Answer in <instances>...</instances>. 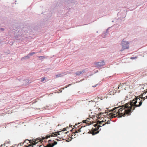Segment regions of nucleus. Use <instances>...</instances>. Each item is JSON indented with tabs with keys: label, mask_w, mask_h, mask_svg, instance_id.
Returning a JSON list of instances; mask_svg holds the SVG:
<instances>
[{
	"label": "nucleus",
	"mask_w": 147,
	"mask_h": 147,
	"mask_svg": "<svg viewBox=\"0 0 147 147\" xmlns=\"http://www.w3.org/2000/svg\"><path fill=\"white\" fill-rule=\"evenodd\" d=\"M146 98L145 97H140L138 96L136 98V100H133L132 101L125 104V105L115 107L113 109L105 110L102 112V115H103L104 116L106 115H109L111 114L112 117H115L117 115L121 117L130 115L131 113L135 109L136 107H140L142 105V101Z\"/></svg>",
	"instance_id": "obj_1"
},
{
	"label": "nucleus",
	"mask_w": 147,
	"mask_h": 147,
	"mask_svg": "<svg viewBox=\"0 0 147 147\" xmlns=\"http://www.w3.org/2000/svg\"><path fill=\"white\" fill-rule=\"evenodd\" d=\"M101 124V121H98V123H96L94 125L95 128H94L93 132L92 133L93 135H94L95 134L98 133L99 131H96L99 129V127H100L99 125Z\"/></svg>",
	"instance_id": "obj_2"
},
{
	"label": "nucleus",
	"mask_w": 147,
	"mask_h": 147,
	"mask_svg": "<svg viewBox=\"0 0 147 147\" xmlns=\"http://www.w3.org/2000/svg\"><path fill=\"white\" fill-rule=\"evenodd\" d=\"M129 43L128 42L124 40H123L122 43V49L121 50V51H122L124 50L129 48V45H128Z\"/></svg>",
	"instance_id": "obj_3"
},
{
	"label": "nucleus",
	"mask_w": 147,
	"mask_h": 147,
	"mask_svg": "<svg viewBox=\"0 0 147 147\" xmlns=\"http://www.w3.org/2000/svg\"><path fill=\"white\" fill-rule=\"evenodd\" d=\"M54 142L52 144L49 143V144L47 146V147H53L54 145L57 144V142L56 141H54V140H53Z\"/></svg>",
	"instance_id": "obj_4"
},
{
	"label": "nucleus",
	"mask_w": 147,
	"mask_h": 147,
	"mask_svg": "<svg viewBox=\"0 0 147 147\" xmlns=\"http://www.w3.org/2000/svg\"><path fill=\"white\" fill-rule=\"evenodd\" d=\"M85 72V71L84 70L81 71H77L76 73L75 74L76 75H79L82 74L83 73H84Z\"/></svg>",
	"instance_id": "obj_5"
},
{
	"label": "nucleus",
	"mask_w": 147,
	"mask_h": 147,
	"mask_svg": "<svg viewBox=\"0 0 147 147\" xmlns=\"http://www.w3.org/2000/svg\"><path fill=\"white\" fill-rule=\"evenodd\" d=\"M81 132V128L79 129L78 130H76L75 131V132H73L72 133V136H73L74 135V136H75V134H74L76 133H79Z\"/></svg>",
	"instance_id": "obj_6"
},
{
	"label": "nucleus",
	"mask_w": 147,
	"mask_h": 147,
	"mask_svg": "<svg viewBox=\"0 0 147 147\" xmlns=\"http://www.w3.org/2000/svg\"><path fill=\"white\" fill-rule=\"evenodd\" d=\"M29 56H25L23 57L22 59H27L29 58Z\"/></svg>",
	"instance_id": "obj_7"
},
{
	"label": "nucleus",
	"mask_w": 147,
	"mask_h": 147,
	"mask_svg": "<svg viewBox=\"0 0 147 147\" xmlns=\"http://www.w3.org/2000/svg\"><path fill=\"white\" fill-rule=\"evenodd\" d=\"M100 63H96L95 66L97 67H98L100 65Z\"/></svg>",
	"instance_id": "obj_8"
},
{
	"label": "nucleus",
	"mask_w": 147,
	"mask_h": 147,
	"mask_svg": "<svg viewBox=\"0 0 147 147\" xmlns=\"http://www.w3.org/2000/svg\"><path fill=\"white\" fill-rule=\"evenodd\" d=\"M100 114L99 115H96V117L97 118H100V114H101V113H100Z\"/></svg>",
	"instance_id": "obj_9"
},
{
	"label": "nucleus",
	"mask_w": 147,
	"mask_h": 147,
	"mask_svg": "<svg viewBox=\"0 0 147 147\" xmlns=\"http://www.w3.org/2000/svg\"><path fill=\"white\" fill-rule=\"evenodd\" d=\"M62 76L61 74H59V75H57L55 76V78H57L59 77H61Z\"/></svg>",
	"instance_id": "obj_10"
},
{
	"label": "nucleus",
	"mask_w": 147,
	"mask_h": 147,
	"mask_svg": "<svg viewBox=\"0 0 147 147\" xmlns=\"http://www.w3.org/2000/svg\"><path fill=\"white\" fill-rule=\"evenodd\" d=\"M35 52L31 53H29L28 54V55H29V56H32V55H33V54H35Z\"/></svg>",
	"instance_id": "obj_11"
},
{
	"label": "nucleus",
	"mask_w": 147,
	"mask_h": 147,
	"mask_svg": "<svg viewBox=\"0 0 147 147\" xmlns=\"http://www.w3.org/2000/svg\"><path fill=\"white\" fill-rule=\"evenodd\" d=\"M45 79V77H42L41 78V82H43Z\"/></svg>",
	"instance_id": "obj_12"
},
{
	"label": "nucleus",
	"mask_w": 147,
	"mask_h": 147,
	"mask_svg": "<svg viewBox=\"0 0 147 147\" xmlns=\"http://www.w3.org/2000/svg\"><path fill=\"white\" fill-rule=\"evenodd\" d=\"M38 57L39 59L41 58L42 59H43L45 58V57L44 56H39V57Z\"/></svg>",
	"instance_id": "obj_13"
},
{
	"label": "nucleus",
	"mask_w": 147,
	"mask_h": 147,
	"mask_svg": "<svg viewBox=\"0 0 147 147\" xmlns=\"http://www.w3.org/2000/svg\"><path fill=\"white\" fill-rule=\"evenodd\" d=\"M105 64V63L103 61H102V66L104 65Z\"/></svg>",
	"instance_id": "obj_14"
},
{
	"label": "nucleus",
	"mask_w": 147,
	"mask_h": 147,
	"mask_svg": "<svg viewBox=\"0 0 147 147\" xmlns=\"http://www.w3.org/2000/svg\"><path fill=\"white\" fill-rule=\"evenodd\" d=\"M69 86H68V85H67L65 87V88H67V87H68Z\"/></svg>",
	"instance_id": "obj_15"
},
{
	"label": "nucleus",
	"mask_w": 147,
	"mask_h": 147,
	"mask_svg": "<svg viewBox=\"0 0 147 147\" xmlns=\"http://www.w3.org/2000/svg\"><path fill=\"white\" fill-rule=\"evenodd\" d=\"M59 91L60 93L61 92H62V90H61V89H60Z\"/></svg>",
	"instance_id": "obj_16"
},
{
	"label": "nucleus",
	"mask_w": 147,
	"mask_h": 147,
	"mask_svg": "<svg viewBox=\"0 0 147 147\" xmlns=\"http://www.w3.org/2000/svg\"><path fill=\"white\" fill-rule=\"evenodd\" d=\"M84 122H83L84 123H86V121H88L87 120H85V121H84Z\"/></svg>",
	"instance_id": "obj_17"
},
{
	"label": "nucleus",
	"mask_w": 147,
	"mask_h": 147,
	"mask_svg": "<svg viewBox=\"0 0 147 147\" xmlns=\"http://www.w3.org/2000/svg\"><path fill=\"white\" fill-rule=\"evenodd\" d=\"M65 129V128H64ZM65 131H66V129H65V130H62V131H63V132H64Z\"/></svg>",
	"instance_id": "obj_18"
},
{
	"label": "nucleus",
	"mask_w": 147,
	"mask_h": 147,
	"mask_svg": "<svg viewBox=\"0 0 147 147\" xmlns=\"http://www.w3.org/2000/svg\"><path fill=\"white\" fill-rule=\"evenodd\" d=\"M51 140H49L48 141V142H49V143H50V142H51Z\"/></svg>",
	"instance_id": "obj_19"
},
{
	"label": "nucleus",
	"mask_w": 147,
	"mask_h": 147,
	"mask_svg": "<svg viewBox=\"0 0 147 147\" xmlns=\"http://www.w3.org/2000/svg\"><path fill=\"white\" fill-rule=\"evenodd\" d=\"M71 85V84H68V86H70Z\"/></svg>",
	"instance_id": "obj_20"
},
{
	"label": "nucleus",
	"mask_w": 147,
	"mask_h": 147,
	"mask_svg": "<svg viewBox=\"0 0 147 147\" xmlns=\"http://www.w3.org/2000/svg\"><path fill=\"white\" fill-rule=\"evenodd\" d=\"M65 88V87L64 88H62L61 89H64Z\"/></svg>",
	"instance_id": "obj_21"
},
{
	"label": "nucleus",
	"mask_w": 147,
	"mask_h": 147,
	"mask_svg": "<svg viewBox=\"0 0 147 147\" xmlns=\"http://www.w3.org/2000/svg\"><path fill=\"white\" fill-rule=\"evenodd\" d=\"M1 29L2 30H3V28H1Z\"/></svg>",
	"instance_id": "obj_22"
},
{
	"label": "nucleus",
	"mask_w": 147,
	"mask_h": 147,
	"mask_svg": "<svg viewBox=\"0 0 147 147\" xmlns=\"http://www.w3.org/2000/svg\"><path fill=\"white\" fill-rule=\"evenodd\" d=\"M105 125V124H102V126H104Z\"/></svg>",
	"instance_id": "obj_23"
},
{
	"label": "nucleus",
	"mask_w": 147,
	"mask_h": 147,
	"mask_svg": "<svg viewBox=\"0 0 147 147\" xmlns=\"http://www.w3.org/2000/svg\"><path fill=\"white\" fill-rule=\"evenodd\" d=\"M103 121H104L103 120H102V121L101 122L102 123V122H103Z\"/></svg>",
	"instance_id": "obj_24"
},
{
	"label": "nucleus",
	"mask_w": 147,
	"mask_h": 147,
	"mask_svg": "<svg viewBox=\"0 0 147 147\" xmlns=\"http://www.w3.org/2000/svg\"><path fill=\"white\" fill-rule=\"evenodd\" d=\"M131 58L132 59H133H133H134V58L133 57H131Z\"/></svg>",
	"instance_id": "obj_25"
},
{
	"label": "nucleus",
	"mask_w": 147,
	"mask_h": 147,
	"mask_svg": "<svg viewBox=\"0 0 147 147\" xmlns=\"http://www.w3.org/2000/svg\"><path fill=\"white\" fill-rule=\"evenodd\" d=\"M68 132H65L64 133H67Z\"/></svg>",
	"instance_id": "obj_26"
},
{
	"label": "nucleus",
	"mask_w": 147,
	"mask_h": 147,
	"mask_svg": "<svg viewBox=\"0 0 147 147\" xmlns=\"http://www.w3.org/2000/svg\"><path fill=\"white\" fill-rule=\"evenodd\" d=\"M106 123H107V124H108V122H107Z\"/></svg>",
	"instance_id": "obj_27"
},
{
	"label": "nucleus",
	"mask_w": 147,
	"mask_h": 147,
	"mask_svg": "<svg viewBox=\"0 0 147 147\" xmlns=\"http://www.w3.org/2000/svg\"><path fill=\"white\" fill-rule=\"evenodd\" d=\"M56 140H57V139H56Z\"/></svg>",
	"instance_id": "obj_28"
}]
</instances>
